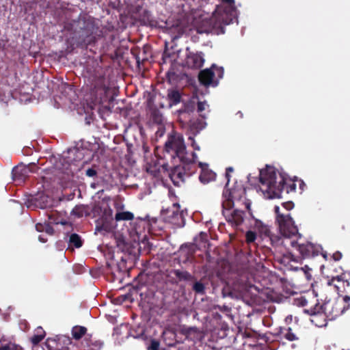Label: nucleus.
Returning <instances> with one entry per match:
<instances>
[{
	"mask_svg": "<svg viewBox=\"0 0 350 350\" xmlns=\"http://www.w3.org/2000/svg\"><path fill=\"white\" fill-rule=\"evenodd\" d=\"M65 28L70 31L76 45L81 48L95 43L102 35L96 19L85 14H80L77 19L68 23Z\"/></svg>",
	"mask_w": 350,
	"mask_h": 350,
	"instance_id": "nucleus-1",
	"label": "nucleus"
},
{
	"mask_svg": "<svg viewBox=\"0 0 350 350\" xmlns=\"http://www.w3.org/2000/svg\"><path fill=\"white\" fill-rule=\"evenodd\" d=\"M295 179H291L273 167H267L260 171V189L270 198H280L286 193L296 191Z\"/></svg>",
	"mask_w": 350,
	"mask_h": 350,
	"instance_id": "nucleus-2",
	"label": "nucleus"
},
{
	"mask_svg": "<svg viewBox=\"0 0 350 350\" xmlns=\"http://www.w3.org/2000/svg\"><path fill=\"white\" fill-rule=\"evenodd\" d=\"M165 158L169 156L172 160L180 162L181 167L187 177L190 176L196 171V160L197 154L192 152L188 153L184 142L183 137L179 134L170 135L165 144Z\"/></svg>",
	"mask_w": 350,
	"mask_h": 350,
	"instance_id": "nucleus-3",
	"label": "nucleus"
},
{
	"mask_svg": "<svg viewBox=\"0 0 350 350\" xmlns=\"http://www.w3.org/2000/svg\"><path fill=\"white\" fill-rule=\"evenodd\" d=\"M349 300L350 297L346 295L342 300L329 299L322 305L316 303L314 306H311L306 309V311L310 315L316 317L323 315L329 320H334L348 309Z\"/></svg>",
	"mask_w": 350,
	"mask_h": 350,
	"instance_id": "nucleus-4",
	"label": "nucleus"
},
{
	"mask_svg": "<svg viewBox=\"0 0 350 350\" xmlns=\"http://www.w3.org/2000/svg\"><path fill=\"white\" fill-rule=\"evenodd\" d=\"M222 208H233L235 201H241L243 198V204L247 211V215L253 217L251 210V202L245 198V189L242 185H237L232 189H225L222 194Z\"/></svg>",
	"mask_w": 350,
	"mask_h": 350,
	"instance_id": "nucleus-5",
	"label": "nucleus"
},
{
	"mask_svg": "<svg viewBox=\"0 0 350 350\" xmlns=\"http://www.w3.org/2000/svg\"><path fill=\"white\" fill-rule=\"evenodd\" d=\"M293 237H286V239L282 241V245L285 247L289 245L297 250L302 258H310L318 256L322 247L319 245H314L310 242L305 243H299L297 241L291 240Z\"/></svg>",
	"mask_w": 350,
	"mask_h": 350,
	"instance_id": "nucleus-6",
	"label": "nucleus"
},
{
	"mask_svg": "<svg viewBox=\"0 0 350 350\" xmlns=\"http://www.w3.org/2000/svg\"><path fill=\"white\" fill-rule=\"evenodd\" d=\"M276 214V220L278 223L279 229L282 237H299L301 234L298 232V228L295 225L294 221L289 214H282L280 212V207L275 206L274 208Z\"/></svg>",
	"mask_w": 350,
	"mask_h": 350,
	"instance_id": "nucleus-7",
	"label": "nucleus"
},
{
	"mask_svg": "<svg viewBox=\"0 0 350 350\" xmlns=\"http://www.w3.org/2000/svg\"><path fill=\"white\" fill-rule=\"evenodd\" d=\"M224 76V68L213 65L210 68H206L200 71L198 81L205 87H216L220 79Z\"/></svg>",
	"mask_w": 350,
	"mask_h": 350,
	"instance_id": "nucleus-8",
	"label": "nucleus"
},
{
	"mask_svg": "<svg viewBox=\"0 0 350 350\" xmlns=\"http://www.w3.org/2000/svg\"><path fill=\"white\" fill-rule=\"evenodd\" d=\"M177 160L171 159L172 165L168 163H163L161 165L164 172H167L169 177L175 186H180V183L185 181L186 176L184 169L177 163Z\"/></svg>",
	"mask_w": 350,
	"mask_h": 350,
	"instance_id": "nucleus-9",
	"label": "nucleus"
},
{
	"mask_svg": "<svg viewBox=\"0 0 350 350\" xmlns=\"http://www.w3.org/2000/svg\"><path fill=\"white\" fill-rule=\"evenodd\" d=\"M232 208H222V214L228 224L232 227L237 228L243 223L245 219H247V217L244 211L239 208L232 210Z\"/></svg>",
	"mask_w": 350,
	"mask_h": 350,
	"instance_id": "nucleus-10",
	"label": "nucleus"
},
{
	"mask_svg": "<svg viewBox=\"0 0 350 350\" xmlns=\"http://www.w3.org/2000/svg\"><path fill=\"white\" fill-rule=\"evenodd\" d=\"M254 220V228L258 230L260 235L264 238H269L273 246L282 245V241L286 239V237H280L273 235L269 226L262 223L260 220L252 217Z\"/></svg>",
	"mask_w": 350,
	"mask_h": 350,
	"instance_id": "nucleus-11",
	"label": "nucleus"
},
{
	"mask_svg": "<svg viewBox=\"0 0 350 350\" xmlns=\"http://www.w3.org/2000/svg\"><path fill=\"white\" fill-rule=\"evenodd\" d=\"M37 166L35 163L28 165L21 163L14 167L12 170V178L15 181H24L31 172H36Z\"/></svg>",
	"mask_w": 350,
	"mask_h": 350,
	"instance_id": "nucleus-12",
	"label": "nucleus"
},
{
	"mask_svg": "<svg viewBox=\"0 0 350 350\" xmlns=\"http://www.w3.org/2000/svg\"><path fill=\"white\" fill-rule=\"evenodd\" d=\"M204 62L203 53L189 52L185 59V65L192 69L200 68Z\"/></svg>",
	"mask_w": 350,
	"mask_h": 350,
	"instance_id": "nucleus-13",
	"label": "nucleus"
},
{
	"mask_svg": "<svg viewBox=\"0 0 350 350\" xmlns=\"http://www.w3.org/2000/svg\"><path fill=\"white\" fill-rule=\"evenodd\" d=\"M171 214L168 216L169 222L176 227H183L185 226V217L183 211H180V205L174 204Z\"/></svg>",
	"mask_w": 350,
	"mask_h": 350,
	"instance_id": "nucleus-14",
	"label": "nucleus"
},
{
	"mask_svg": "<svg viewBox=\"0 0 350 350\" xmlns=\"http://www.w3.org/2000/svg\"><path fill=\"white\" fill-rule=\"evenodd\" d=\"M198 165L201 168V173L199 176V179L201 183L206 184L215 179V173L208 169L207 163L199 162Z\"/></svg>",
	"mask_w": 350,
	"mask_h": 350,
	"instance_id": "nucleus-15",
	"label": "nucleus"
},
{
	"mask_svg": "<svg viewBox=\"0 0 350 350\" xmlns=\"http://www.w3.org/2000/svg\"><path fill=\"white\" fill-rule=\"evenodd\" d=\"M275 336L277 338L280 340L285 339L290 342L298 340V337L296 334L293 332V329L291 327H280L277 329L275 333Z\"/></svg>",
	"mask_w": 350,
	"mask_h": 350,
	"instance_id": "nucleus-16",
	"label": "nucleus"
},
{
	"mask_svg": "<svg viewBox=\"0 0 350 350\" xmlns=\"http://www.w3.org/2000/svg\"><path fill=\"white\" fill-rule=\"evenodd\" d=\"M329 285H333L338 291L345 290V286H349V282L347 278V275L342 273L336 277H332L331 280L328 281Z\"/></svg>",
	"mask_w": 350,
	"mask_h": 350,
	"instance_id": "nucleus-17",
	"label": "nucleus"
},
{
	"mask_svg": "<svg viewBox=\"0 0 350 350\" xmlns=\"http://www.w3.org/2000/svg\"><path fill=\"white\" fill-rule=\"evenodd\" d=\"M83 344L85 347L88 348V350H100L103 346V341L93 338L90 334L85 336Z\"/></svg>",
	"mask_w": 350,
	"mask_h": 350,
	"instance_id": "nucleus-18",
	"label": "nucleus"
},
{
	"mask_svg": "<svg viewBox=\"0 0 350 350\" xmlns=\"http://www.w3.org/2000/svg\"><path fill=\"white\" fill-rule=\"evenodd\" d=\"M181 333L187 339L193 342L200 340L201 338V333L196 327H184L182 329Z\"/></svg>",
	"mask_w": 350,
	"mask_h": 350,
	"instance_id": "nucleus-19",
	"label": "nucleus"
},
{
	"mask_svg": "<svg viewBox=\"0 0 350 350\" xmlns=\"http://www.w3.org/2000/svg\"><path fill=\"white\" fill-rule=\"evenodd\" d=\"M171 273L174 274L178 279V280L172 281L173 284H178V282L181 281H190L193 279L192 275L187 271L173 269L171 271Z\"/></svg>",
	"mask_w": 350,
	"mask_h": 350,
	"instance_id": "nucleus-20",
	"label": "nucleus"
},
{
	"mask_svg": "<svg viewBox=\"0 0 350 350\" xmlns=\"http://www.w3.org/2000/svg\"><path fill=\"white\" fill-rule=\"evenodd\" d=\"M177 113V120L182 127H186L193 118L192 114L185 112L181 109L178 110Z\"/></svg>",
	"mask_w": 350,
	"mask_h": 350,
	"instance_id": "nucleus-21",
	"label": "nucleus"
},
{
	"mask_svg": "<svg viewBox=\"0 0 350 350\" xmlns=\"http://www.w3.org/2000/svg\"><path fill=\"white\" fill-rule=\"evenodd\" d=\"M46 332L42 327H38L35 329L34 334L31 337L30 341L33 345H38L45 337Z\"/></svg>",
	"mask_w": 350,
	"mask_h": 350,
	"instance_id": "nucleus-22",
	"label": "nucleus"
},
{
	"mask_svg": "<svg viewBox=\"0 0 350 350\" xmlns=\"http://www.w3.org/2000/svg\"><path fill=\"white\" fill-rule=\"evenodd\" d=\"M196 241V247L200 250H206L209 247L208 234L206 232H201Z\"/></svg>",
	"mask_w": 350,
	"mask_h": 350,
	"instance_id": "nucleus-23",
	"label": "nucleus"
},
{
	"mask_svg": "<svg viewBox=\"0 0 350 350\" xmlns=\"http://www.w3.org/2000/svg\"><path fill=\"white\" fill-rule=\"evenodd\" d=\"M167 99L169 100V104L170 107L176 105L180 102L181 94L176 90H168Z\"/></svg>",
	"mask_w": 350,
	"mask_h": 350,
	"instance_id": "nucleus-24",
	"label": "nucleus"
},
{
	"mask_svg": "<svg viewBox=\"0 0 350 350\" xmlns=\"http://www.w3.org/2000/svg\"><path fill=\"white\" fill-rule=\"evenodd\" d=\"M317 299L314 300V302L312 301L305 296H301L295 299L296 304L299 306L304 307V312L308 314L306 309L308 308L311 306H314L317 302Z\"/></svg>",
	"mask_w": 350,
	"mask_h": 350,
	"instance_id": "nucleus-25",
	"label": "nucleus"
},
{
	"mask_svg": "<svg viewBox=\"0 0 350 350\" xmlns=\"http://www.w3.org/2000/svg\"><path fill=\"white\" fill-rule=\"evenodd\" d=\"M147 107L151 111V116L153 120L157 122H160L161 120V116L156 107H154L153 100L151 98L147 100Z\"/></svg>",
	"mask_w": 350,
	"mask_h": 350,
	"instance_id": "nucleus-26",
	"label": "nucleus"
},
{
	"mask_svg": "<svg viewBox=\"0 0 350 350\" xmlns=\"http://www.w3.org/2000/svg\"><path fill=\"white\" fill-rule=\"evenodd\" d=\"M186 127L189 128L190 131L193 133H198L203 129L202 122L199 119L192 118L191 121L187 125Z\"/></svg>",
	"mask_w": 350,
	"mask_h": 350,
	"instance_id": "nucleus-27",
	"label": "nucleus"
},
{
	"mask_svg": "<svg viewBox=\"0 0 350 350\" xmlns=\"http://www.w3.org/2000/svg\"><path fill=\"white\" fill-rule=\"evenodd\" d=\"M92 85L93 86L94 90L96 92H98V90H103L105 91L106 90V85H105V78L104 76L100 75L92 83Z\"/></svg>",
	"mask_w": 350,
	"mask_h": 350,
	"instance_id": "nucleus-28",
	"label": "nucleus"
},
{
	"mask_svg": "<svg viewBox=\"0 0 350 350\" xmlns=\"http://www.w3.org/2000/svg\"><path fill=\"white\" fill-rule=\"evenodd\" d=\"M87 328L83 326L77 325L72 327V336L74 339L79 340L83 336H86Z\"/></svg>",
	"mask_w": 350,
	"mask_h": 350,
	"instance_id": "nucleus-29",
	"label": "nucleus"
},
{
	"mask_svg": "<svg viewBox=\"0 0 350 350\" xmlns=\"http://www.w3.org/2000/svg\"><path fill=\"white\" fill-rule=\"evenodd\" d=\"M134 218V215L130 211H120L117 212L115 215V220L116 221H131Z\"/></svg>",
	"mask_w": 350,
	"mask_h": 350,
	"instance_id": "nucleus-30",
	"label": "nucleus"
},
{
	"mask_svg": "<svg viewBox=\"0 0 350 350\" xmlns=\"http://www.w3.org/2000/svg\"><path fill=\"white\" fill-rule=\"evenodd\" d=\"M68 243L70 246H72L76 248L81 247L83 243L81 237L76 233H72L70 235Z\"/></svg>",
	"mask_w": 350,
	"mask_h": 350,
	"instance_id": "nucleus-31",
	"label": "nucleus"
},
{
	"mask_svg": "<svg viewBox=\"0 0 350 350\" xmlns=\"http://www.w3.org/2000/svg\"><path fill=\"white\" fill-rule=\"evenodd\" d=\"M71 213L77 217H82L85 214V208L83 205L76 206L72 210Z\"/></svg>",
	"mask_w": 350,
	"mask_h": 350,
	"instance_id": "nucleus-32",
	"label": "nucleus"
},
{
	"mask_svg": "<svg viewBox=\"0 0 350 350\" xmlns=\"http://www.w3.org/2000/svg\"><path fill=\"white\" fill-rule=\"evenodd\" d=\"M223 2L228 4V8H226V12L232 17H234L237 13L236 8L233 6L234 0H222Z\"/></svg>",
	"mask_w": 350,
	"mask_h": 350,
	"instance_id": "nucleus-33",
	"label": "nucleus"
},
{
	"mask_svg": "<svg viewBox=\"0 0 350 350\" xmlns=\"http://www.w3.org/2000/svg\"><path fill=\"white\" fill-rule=\"evenodd\" d=\"M193 290L196 293L204 295L205 293L204 284L201 282H196L193 285Z\"/></svg>",
	"mask_w": 350,
	"mask_h": 350,
	"instance_id": "nucleus-34",
	"label": "nucleus"
},
{
	"mask_svg": "<svg viewBox=\"0 0 350 350\" xmlns=\"http://www.w3.org/2000/svg\"><path fill=\"white\" fill-rule=\"evenodd\" d=\"M181 110L189 113L192 115H193V112L196 109V105L194 102H189L185 103L183 107L180 109Z\"/></svg>",
	"mask_w": 350,
	"mask_h": 350,
	"instance_id": "nucleus-35",
	"label": "nucleus"
},
{
	"mask_svg": "<svg viewBox=\"0 0 350 350\" xmlns=\"http://www.w3.org/2000/svg\"><path fill=\"white\" fill-rule=\"evenodd\" d=\"M256 239V234L255 232L252 230H248L245 233V241L250 245L254 243Z\"/></svg>",
	"mask_w": 350,
	"mask_h": 350,
	"instance_id": "nucleus-36",
	"label": "nucleus"
},
{
	"mask_svg": "<svg viewBox=\"0 0 350 350\" xmlns=\"http://www.w3.org/2000/svg\"><path fill=\"white\" fill-rule=\"evenodd\" d=\"M0 350H22V348L19 345L10 342L8 344L1 345Z\"/></svg>",
	"mask_w": 350,
	"mask_h": 350,
	"instance_id": "nucleus-37",
	"label": "nucleus"
},
{
	"mask_svg": "<svg viewBox=\"0 0 350 350\" xmlns=\"http://www.w3.org/2000/svg\"><path fill=\"white\" fill-rule=\"evenodd\" d=\"M70 153H72L76 155V158H74L73 160L71 161L72 162L80 161L83 158V153L82 150L78 148H75L73 150H71Z\"/></svg>",
	"mask_w": 350,
	"mask_h": 350,
	"instance_id": "nucleus-38",
	"label": "nucleus"
},
{
	"mask_svg": "<svg viewBox=\"0 0 350 350\" xmlns=\"http://www.w3.org/2000/svg\"><path fill=\"white\" fill-rule=\"evenodd\" d=\"M159 342L156 340H152L149 347L150 350H159Z\"/></svg>",
	"mask_w": 350,
	"mask_h": 350,
	"instance_id": "nucleus-39",
	"label": "nucleus"
},
{
	"mask_svg": "<svg viewBox=\"0 0 350 350\" xmlns=\"http://www.w3.org/2000/svg\"><path fill=\"white\" fill-rule=\"evenodd\" d=\"M85 175L89 177H94L97 175V172L94 168H89L85 171Z\"/></svg>",
	"mask_w": 350,
	"mask_h": 350,
	"instance_id": "nucleus-40",
	"label": "nucleus"
},
{
	"mask_svg": "<svg viewBox=\"0 0 350 350\" xmlns=\"http://www.w3.org/2000/svg\"><path fill=\"white\" fill-rule=\"evenodd\" d=\"M114 208L116 209L118 212L122 211L124 208V205L120 201L116 200L114 202Z\"/></svg>",
	"mask_w": 350,
	"mask_h": 350,
	"instance_id": "nucleus-41",
	"label": "nucleus"
},
{
	"mask_svg": "<svg viewBox=\"0 0 350 350\" xmlns=\"http://www.w3.org/2000/svg\"><path fill=\"white\" fill-rule=\"evenodd\" d=\"M233 170H233L232 167H228L226 169V178L227 179V183H226V187H227V186L229 183V181H230V173L232 172Z\"/></svg>",
	"mask_w": 350,
	"mask_h": 350,
	"instance_id": "nucleus-42",
	"label": "nucleus"
},
{
	"mask_svg": "<svg viewBox=\"0 0 350 350\" xmlns=\"http://www.w3.org/2000/svg\"><path fill=\"white\" fill-rule=\"evenodd\" d=\"M125 263L126 260L123 257H121V261L117 264L118 268L120 271H124L126 269Z\"/></svg>",
	"mask_w": 350,
	"mask_h": 350,
	"instance_id": "nucleus-43",
	"label": "nucleus"
},
{
	"mask_svg": "<svg viewBox=\"0 0 350 350\" xmlns=\"http://www.w3.org/2000/svg\"><path fill=\"white\" fill-rule=\"evenodd\" d=\"M188 139L191 141V146L193 148L196 150H200V146L196 144L193 137L189 136Z\"/></svg>",
	"mask_w": 350,
	"mask_h": 350,
	"instance_id": "nucleus-44",
	"label": "nucleus"
},
{
	"mask_svg": "<svg viewBox=\"0 0 350 350\" xmlns=\"http://www.w3.org/2000/svg\"><path fill=\"white\" fill-rule=\"evenodd\" d=\"M342 253L338 251L334 252L332 255V258L335 261L340 260L342 258Z\"/></svg>",
	"mask_w": 350,
	"mask_h": 350,
	"instance_id": "nucleus-45",
	"label": "nucleus"
},
{
	"mask_svg": "<svg viewBox=\"0 0 350 350\" xmlns=\"http://www.w3.org/2000/svg\"><path fill=\"white\" fill-rule=\"evenodd\" d=\"M206 102L199 101L198 103V111L202 112L205 109Z\"/></svg>",
	"mask_w": 350,
	"mask_h": 350,
	"instance_id": "nucleus-46",
	"label": "nucleus"
},
{
	"mask_svg": "<svg viewBox=\"0 0 350 350\" xmlns=\"http://www.w3.org/2000/svg\"><path fill=\"white\" fill-rule=\"evenodd\" d=\"M282 206H284V208L289 211L293 208L294 204L292 202H284L282 204Z\"/></svg>",
	"mask_w": 350,
	"mask_h": 350,
	"instance_id": "nucleus-47",
	"label": "nucleus"
},
{
	"mask_svg": "<svg viewBox=\"0 0 350 350\" xmlns=\"http://www.w3.org/2000/svg\"><path fill=\"white\" fill-rule=\"evenodd\" d=\"M46 228V224L38 223L36 225V229L38 232H43Z\"/></svg>",
	"mask_w": 350,
	"mask_h": 350,
	"instance_id": "nucleus-48",
	"label": "nucleus"
},
{
	"mask_svg": "<svg viewBox=\"0 0 350 350\" xmlns=\"http://www.w3.org/2000/svg\"><path fill=\"white\" fill-rule=\"evenodd\" d=\"M44 231L47 232L48 234H52L53 232V229L51 226H50L49 224H46V228L44 229Z\"/></svg>",
	"mask_w": 350,
	"mask_h": 350,
	"instance_id": "nucleus-49",
	"label": "nucleus"
},
{
	"mask_svg": "<svg viewBox=\"0 0 350 350\" xmlns=\"http://www.w3.org/2000/svg\"><path fill=\"white\" fill-rule=\"evenodd\" d=\"M299 184V189L301 190V192H302L304 190V188L306 187V184L302 180H297Z\"/></svg>",
	"mask_w": 350,
	"mask_h": 350,
	"instance_id": "nucleus-50",
	"label": "nucleus"
},
{
	"mask_svg": "<svg viewBox=\"0 0 350 350\" xmlns=\"http://www.w3.org/2000/svg\"><path fill=\"white\" fill-rule=\"evenodd\" d=\"M293 320V317L292 315H288L287 316L286 318H285V321L286 323H290Z\"/></svg>",
	"mask_w": 350,
	"mask_h": 350,
	"instance_id": "nucleus-51",
	"label": "nucleus"
},
{
	"mask_svg": "<svg viewBox=\"0 0 350 350\" xmlns=\"http://www.w3.org/2000/svg\"><path fill=\"white\" fill-rule=\"evenodd\" d=\"M39 241L42 243H45L46 241V239H44L42 236H39Z\"/></svg>",
	"mask_w": 350,
	"mask_h": 350,
	"instance_id": "nucleus-52",
	"label": "nucleus"
},
{
	"mask_svg": "<svg viewBox=\"0 0 350 350\" xmlns=\"http://www.w3.org/2000/svg\"><path fill=\"white\" fill-rule=\"evenodd\" d=\"M57 350H70L68 347H62L61 349H58Z\"/></svg>",
	"mask_w": 350,
	"mask_h": 350,
	"instance_id": "nucleus-53",
	"label": "nucleus"
},
{
	"mask_svg": "<svg viewBox=\"0 0 350 350\" xmlns=\"http://www.w3.org/2000/svg\"><path fill=\"white\" fill-rule=\"evenodd\" d=\"M54 222L56 224H64V222H63L62 221H59V220H54Z\"/></svg>",
	"mask_w": 350,
	"mask_h": 350,
	"instance_id": "nucleus-54",
	"label": "nucleus"
},
{
	"mask_svg": "<svg viewBox=\"0 0 350 350\" xmlns=\"http://www.w3.org/2000/svg\"><path fill=\"white\" fill-rule=\"evenodd\" d=\"M135 232L137 234H140L142 232L141 230H138V229L137 228V227L135 228Z\"/></svg>",
	"mask_w": 350,
	"mask_h": 350,
	"instance_id": "nucleus-55",
	"label": "nucleus"
},
{
	"mask_svg": "<svg viewBox=\"0 0 350 350\" xmlns=\"http://www.w3.org/2000/svg\"><path fill=\"white\" fill-rule=\"evenodd\" d=\"M144 149L146 152H148V147L144 146Z\"/></svg>",
	"mask_w": 350,
	"mask_h": 350,
	"instance_id": "nucleus-56",
	"label": "nucleus"
},
{
	"mask_svg": "<svg viewBox=\"0 0 350 350\" xmlns=\"http://www.w3.org/2000/svg\"><path fill=\"white\" fill-rule=\"evenodd\" d=\"M96 230H101V227L100 226H96Z\"/></svg>",
	"mask_w": 350,
	"mask_h": 350,
	"instance_id": "nucleus-57",
	"label": "nucleus"
},
{
	"mask_svg": "<svg viewBox=\"0 0 350 350\" xmlns=\"http://www.w3.org/2000/svg\"><path fill=\"white\" fill-rule=\"evenodd\" d=\"M140 222H141V223H145V221H143V220H141V221H140Z\"/></svg>",
	"mask_w": 350,
	"mask_h": 350,
	"instance_id": "nucleus-58",
	"label": "nucleus"
}]
</instances>
